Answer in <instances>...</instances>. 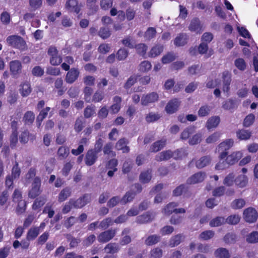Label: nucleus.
<instances>
[{
    "label": "nucleus",
    "mask_w": 258,
    "mask_h": 258,
    "mask_svg": "<svg viewBox=\"0 0 258 258\" xmlns=\"http://www.w3.org/2000/svg\"><path fill=\"white\" fill-rule=\"evenodd\" d=\"M7 43L9 45L21 50H25L27 48V45L24 40L20 36L18 35H11L7 37L6 39Z\"/></svg>",
    "instance_id": "nucleus-1"
},
{
    "label": "nucleus",
    "mask_w": 258,
    "mask_h": 258,
    "mask_svg": "<svg viewBox=\"0 0 258 258\" xmlns=\"http://www.w3.org/2000/svg\"><path fill=\"white\" fill-rule=\"evenodd\" d=\"M243 218L248 223L255 222L258 218V213L255 209L249 207L245 209L243 213Z\"/></svg>",
    "instance_id": "nucleus-2"
},
{
    "label": "nucleus",
    "mask_w": 258,
    "mask_h": 258,
    "mask_svg": "<svg viewBox=\"0 0 258 258\" xmlns=\"http://www.w3.org/2000/svg\"><path fill=\"white\" fill-rule=\"evenodd\" d=\"M41 180L38 177H35L32 182V187L29 191V197L34 199L41 194Z\"/></svg>",
    "instance_id": "nucleus-3"
},
{
    "label": "nucleus",
    "mask_w": 258,
    "mask_h": 258,
    "mask_svg": "<svg viewBox=\"0 0 258 258\" xmlns=\"http://www.w3.org/2000/svg\"><path fill=\"white\" fill-rule=\"evenodd\" d=\"M159 99V95L156 92H151L144 94L141 98V103L143 106H148L157 102Z\"/></svg>",
    "instance_id": "nucleus-4"
},
{
    "label": "nucleus",
    "mask_w": 258,
    "mask_h": 258,
    "mask_svg": "<svg viewBox=\"0 0 258 258\" xmlns=\"http://www.w3.org/2000/svg\"><path fill=\"white\" fill-rule=\"evenodd\" d=\"M116 229H109L100 233L97 236L99 242L106 243L112 239L115 235Z\"/></svg>",
    "instance_id": "nucleus-5"
},
{
    "label": "nucleus",
    "mask_w": 258,
    "mask_h": 258,
    "mask_svg": "<svg viewBox=\"0 0 258 258\" xmlns=\"http://www.w3.org/2000/svg\"><path fill=\"white\" fill-rule=\"evenodd\" d=\"M227 156V152H223L220 153L219 158V161L217 163L215 166V169L218 170H224L227 168L229 166H230V164H229L227 162V158L225 157Z\"/></svg>",
    "instance_id": "nucleus-6"
},
{
    "label": "nucleus",
    "mask_w": 258,
    "mask_h": 258,
    "mask_svg": "<svg viewBox=\"0 0 258 258\" xmlns=\"http://www.w3.org/2000/svg\"><path fill=\"white\" fill-rule=\"evenodd\" d=\"M180 104V101L178 99H172L167 104L165 110L168 113L172 114L178 110Z\"/></svg>",
    "instance_id": "nucleus-7"
},
{
    "label": "nucleus",
    "mask_w": 258,
    "mask_h": 258,
    "mask_svg": "<svg viewBox=\"0 0 258 258\" xmlns=\"http://www.w3.org/2000/svg\"><path fill=\"white\" fill-rule=\"evenodd\" d=\"M65 8L68 11L78 14L81 10V6L77 0H68L66 3Z\"/></svg>",
    "instance_id": "nucleus-8"
},
{
    "label": "nucleus",
    "mask_w": 258,
    "mask_h": 258,
    "mask_svg": "<svg viewBox=\"0 0 258 258\" xmlns=\"http://www.w3.org/2000/svg\"><path fill=\"white\" fill-rule=\"evenodd\" d=\"M80 74L79 71L76 69H71L67 74L65 80L69 84L73 83L78 78Z\"/></svg>",
    "instance_id": "nucleus-9"
},
{
    "label": "nucleus",
    "mask_w": 258,
    "mask_h": 258,
    "mask_svg": "<svg viewBox=\"0 0 258 258\" xmlns=\"http://www.w3.org/2000/svg\"><path fill=\"white\" fill-rule=\"evenodd\" d=\"M223 79V91L224 92H228L229 90V85L231 81V73L228 71H224L222 73Z\"/></svg>",
    "instance_id": "nucleus-10"
},
{
    "label": "nucleus",
    "mask_w": 258,
    "mask_h": 258,
    "mask_svg": "<svg viewBox=\"0 0 258 258\" xmlns=\"http://www.w3.org/2000/svg\"><path fill=\"white\" fill-rule=\"evenodd\" d=\"M91 200L90 196L88 195H84L77 200L73 199L74 208H81L90 202Z\"/></svg>",
    "instance_id": "nucleus-11"
},
{
    "label": "nucleus",
    "mask_w": 258,
    "mask_h": 258,
    "mask_svg": "<svg viewBox=\"0 0 258 258\" xmlns=\"http://www.w3.org/2000/svg\"><path fill=\"white\" fill-rule=\"evenodd\" d=\"M233 141L232 139H228L221 143L216 148L218 152H226L233 145Z\"/></svg>",
    "instance_id": "nucleus-12"
},
{
    "label": "nucleus",
    "mask_w": 258,
    "mask_h": 258,
    "mask_svg": "<svg viewBox=\"0 0 258 258\" xmlns=\"http://www.w3.org/2000/svg\"><path fill=\"white\" fill-rule=\"evenodd\" d=\"M121 98L118 96L113 98V104L110 107L111 113L116 114L118 112L121 108Z\"/></svg>",
    "instance_id": "nucleus-13"
},
{
    "label": "nucleus",
    "mask_w": 258,
    "mask_h": 258,
    "mask_svg": "<svg viewBox=\"0 0 258 258\" xmlns=\"http://www.w3.org/2000/svg\"><path fill=\"white\" fill-rule=\"evenodd\" d=\"M205 176L206 175L205 173L201 172H198L189 178L187 182L189 184H195L201 182L204 180Z\"/></svg>",
    "instance_id": "nucleus-14"
},
{
    "label": "nucleus",
    "mask_w": 258,
    "mask_h": 258,
    "mask_svg": "<svg viewBox=\"0 0 258 258\" xmlns=\"http://www.w3.org/2000/svg\"><path fill=\"white\" fill-rule=\"evenodd\" d=\"M10 71L13 75H17L21 72V63L18 60H13L10 63Z\"/></svg>",
    "instance_id": "nucleus-15"
},
{
    "label": "nucleus",
    "mask_w": 258,
    "mask_h": 258,
    "mask_svg": "<svg viewBox=\"0 0 258 258\" xmlns=\"http://www.w3.org/2000/svg\"><path fill=\"white\" fill-rule=\"evenodd\" d=\"M242 152L236 151L226 156V158L228 163L230 164V165H232L237 162L242 157Z\"/></svg>",
    "instance_id": "nucleus-16"
},
{
    "label": "nucleus",
    "mask_w": 258,
    "mask_h": 258,
    "mask_svg": "<svg viewBox=\"0 0 258 258\" xmlns=\"http://www.w3.org/2000/svg\"><path fill=\"white\" fill-rule=\"evenodd\" d=\"M97 154L94 152L93 150H89L86 155V164L88 166L93 165L97 158Z\"/></svg>",
    "instance_id": "nucleus-17"
},
{
    "label": "nucleus",
    "mask_w": 258,
    "mask_h": 258,
    "mask_svg": "<svg viewBox=\"0 0 258 258\" xmlns=\"http://www.w3.org/2000/svg\"><path fill=\"white\" fill-rule=\"evenodd\" d=\"M166 144V140L162 139L153 143L150 147V151L157 152L163 149Z\"/></svg>",
    "instance_id": "nucleus-18"
},
{
    "label": "nucleus",
    "mask_w": 258,
    "mask_h": 258,
    "mask_svg": "<svg viewBox=\"0 0 258 258\" xmlns=\"http://www.w3.org/2000/svg\"><path fill=\"white\" fill-rule=\"evenodd\" d=\"M220 121V118L219 116H212L208 119L206 123V127L208 130L215 128L218 125Z\"/></svg>",
    "instance_id": "nucleus-19"
},
{
    "label": "nucleus",
    "mask_w": 258,
    "mask_h": 258,
    "mask_svg": "<svg viewBox=\"0 0 258 258\" xmlns=\"http://www.w3.org/2000/svg\"><path fill=\"white\" fill-rule=\"evenodd\" d=\"M173 157V152L170 150L163 151L156 156V160L157 161L168 160Z\"/></svg>",
    "instance_id": "nucleus-20"
},
{
    "label": "nucleus",
    "mask_w": 258,
    "mask_h": 258,
    "mask_svg": "<svg viewBox=\"0 0 258 258\" xmlns=\"http://www.w3.org/2000/svg\"><path fill=\"white\" fill-rule=\"evenodd\" d=\"M127 143L126 140L121 139L116 143L115 148L117 150H122L123 153H127L130 151L129 147L126 145Z\"/></svg>",
    "instance_id": "nucleus-21"
},
{
    "label": "nucleus",
    "mask_w": 258,
    "mask_h": 258,
    "mask_svg": "<svg viewBox=\"0 0 258 258\" xmlns=\"http://www.w3.org/2000/svg\"><path fill=\"white\" fill-rule=\"evenodd\" d=\"M214 255L216 258H230V257L229 250L223 247L217 249L214 252Z\"/></svg>",
    "instance_id": "nucleus-22"
},
{
    "label": "nucleus",
    "mask_w": 258,
    "mask_h": 258,
    "mask_svg": "<svg viewBox=\"0 0 258 258\" xmlns=\"http://www.w3.org/2000/svg\"><path fill=\"white\" fill-rule=\"evenodd\" d=\"M211 157L209 156H206L201 157L196 162V166L199 168H202L209 165L211 161Z\"/></svg>",
    "instance_id": "nucleus-23"
},
{
    "label": "nucleus",
    "mask_w": 258,
    "mask_h": 258,
    "mask_svg": "<svg viewBox=\"0 0 258 258\" xmlns=\"http://www.w3.org/2000/svg\"><path fill=\"white\" fill-rule=\"evenodd\" d=\"M188 37L185 34H180L175 39L174 43L177 46H181L186 44L187 42Z\"/></svg>",
    "instance_id": "nucleus-24"
},
{
    "label": "nucleus",
    "mask_w": 258,
    "mask_h": 258,
    "mask_svg": "<svg viewBox=\"0 0 258 258\" xmlns=\"http://www.w3.org/2000/svg\"><path fill=\"white\" fill-rule=\"evenodd\" d=\"M189 29L197 33H200L203 31L200 21L198 19H194L191 22Z\"/></svg>",
    "instance_id": "nucleus-25"
},
{
    "label": "nucleus",
    "mask_w": 258,
    "mask_h": 258,
    "mask_svg": "<svg viewBox=\"0 0 258 258\" xmlns=\"http://www.w3.org/2000/svg\"><path fill=\"white\" fill-rule=\"evenodd\" d=\"M163 50V46L160 45H156L153 46L149 52V56L155 57L159 55Z\"/></svg>",
    "instance_id": "nucleus-26"
},
{
    "label": "nucleus",
    "mask_w": 258,
    "mask_h": 258,
    "mask_svg": "<svg viewBox=\"0 0 258 258\" xmlns=\"http://www.w3.org/2000/svg\"><path fill=\"white\" fill-rule=\"evenodd\" d=\"M70 154V149L66 146H61L59 147L57 151V156L59 160H63L66 159Z\"/></svg>",
    "instance_id": "nucleus-27"
},
{
    "label": "nucleus",
    "mask_w": 258,
    "mask_h": 258,
    "mask_svg": "<svg viewBox=\"0 0 258 258\" xmlns=\"http://www.w3.org/2000/svg\"><path fill=\"white\" fill-rule=\"evenodd\" d=\"M154 216L149 213H146L137 218V222L140 224L145 223L152 221Z\"/></svg>",
    "instance_id": "nucleus-28"
},
{
    "label": "nucleus",
    "mask_w": 258,
    "mask_h": 258,
    "mask_svg": "<svg viewBox=\"0 0 258 258\" xmlns=\"http://www.w3.org/2000/svg\"><path fill=\"white\" fill-rule=\"evenodd\" d=\"M251 136V133L248 130H240L236 132V136L238 139L241 140H247Z\"/></svg>",
    "instance_id": "nucleus-29"
},
{
    "label": "nucleus",
    "mask_w": 258,
    "mask_h": 258,
    "mask_svg": "<svg viewBox=\"0 0 258 258\" xmlns=\"http://www.w3.org/2000/svg\"><path fill=\"white\" fill-rule=\"evenodd\" d=\"M46 202V198L45 197H40L34 201L32 205V209L34 210H39L41 207L44 205Z\"/></svg>",
    "instance_id": "nucleus-30"
},
{
    "label": "nucleus",
    "mask_w": 258,
    "mask_h": 258,
    "mask_svg": "<svg viewBox=\"0 0 258 258\" xmlns=\"http://www.w3.org/2000/svg\"><path fill=\"white\" fill-rule=\"evenodd\" d=\"M246 241L248 243H258V231H254L246 236Z\"/></svg>",
    "instance_id": "nucleus-31"
},
{
    "label": "nucleus",
    "mask_w": 258,
    "mask_h": 258,
    "mask_svg": "<svg viewBox=\"0 0 258 258\" xmlns=\"http://www.w3.org/2000/svg\"><path fill=\"white\" fill-rule=\"evenodd\" d=\"M35 119V114L32 111H28L26 112L23 116V120L25 124H31Z\"/></svg>",
    "instance_id": "nucleus-32"
},
{
    "label": "nucleus",
    "mask_w": 258,
    "mask_h": 258,
    "mask_svg": "<svg viewBox=\"0 0 258 258\" xmlns=\"http://www.w3.org/2000/svg\"><path fill=\"white\" fill-rule=\"evenodd\" d=\"M71 195V190L70 188L66 187L63 189L58 195V201L59 202L64 201L68 199Z\"/></svg>",
    "instance_id": "nucleus-33"
},
{
    "label": "nucleus",
    "mask_w": 258,
    "mask_h": 258,
    "mask_svg": "<svg viewBox=\"0 0 258 258\" xmlns=\"http://www.w3.org/2000/svg\"><path fill=\"white\" fill-rule=\"evenodd\" d=\"M39 233V228L35 227L31 228L28 231L27 239L29 240H34Z\"/></svg>",
    "instance_id": "nucleus-34"
},
{
    "label": "nucleus",
    "mask_w": 258,
    "mask_h": 258,
    "mask_svg": "<svg viewBox=\"0 0 258 258\" xmlns=\"http://www.w3.org/2000/svg\"><path fill=\"white\" fill-rule=\"evenodd\" d=\"M178 206V204L175 202H172L167 205L162 210V213L169 215L175 212V208Z\"/></svg>",
    "instance_id": "nucleus-35"
},
{
    "label": "nucleus",
    "mask_w": 258,
    "mask_h": 258,
    "mask_svg": "<svg viewBox=\"0 0 258 258\" xmlns=\"http://www.w3.org/2000/svg\"><path fill=\"white\" fill-rule=\"evenodd\" d=\"M29 137H31L32 140L35 139V136L30 135L27 130L22 132L19 136V140L21 143L26 144L28 142Z\"/></svg>",
    "instance_id": "nucleus-36"
},
{
    "label": "nucleus",
    "mask_w": 258,
    "mask_h": 258,
    "mask_svg": "<svg viewBox=\"0 0 258 258\" xmlns=\"http://www.w3.org/2000/svg\"><path fill=\"white\" fill-rule=\"evenodd\" d=\"M16 203H18L16 209V212L17 214H22L26 211L27 203L25 200H20Z\"/></svg>",
    "instance_id": "nucleus-37"
},
{
    "label": "nucleus",
    "mask_w": 258,
    "mask_h": 258,
    "mask_svg": "<svg viewBox=\"0 0 258 258\" xmlns=\"http://www.w3.org/2000/svg\"><path fill=\"white\" fill-rule=\"evenodd\" d=\"M226 223V219L223 217H217L210 222L211 227H218Z\"/></svg>",
    "instance_id": "nucleus-38"
},
{
    "label": "nucleus",
    "mask_w": 258,
    "mask_h": 258,
    "mask_svg": "<svg viewBox=\"0 0 258 258\" xmlns=\"http://www.w3.org/2000/svg\"><path fill=\"white\" fill-rule=\"evenodd\" d=\"M183 236L181 234H177L171 238L169 245L170 247H173L178 245L181 241Z\"/></svg>",
    "instance_id": "nucleus-39"
},
{
    "label": "nucleus",
    "mask_w": 258,
    "mask_h": 258,
    "mask_svg": "<svg viewBox=\"0 0 258 258\" xmlns=\"http://www.w3.org/2000/svg\"><path fill=\"white\" fill-rule=\"evenodd\" d=\"M104 250L107 253H114L118 251L119 247L116 243H110L106 245L104 248Z\"/></svg>",
    "instance_id": "nucleus-40"
},
{
    "label": "nucleus",
    "mask_w": 258,
    "mask_h": 258,
    "mask_svg": "<svg viewBox=\"0 0 258 258\" xmlns=\"http://www.w3.org/2000/svg\"><path fill=\"white\" fill-rule=\"evenodd\" d=\"M151 170H148L141 173L140 176V180L142 183H147L151 180Z\"/></svg>",
    "instance_id": "nucleus-41"
},
{
    "label": "nucleus",
    "mask_w": 258,
    "mask_h": 258,
    "mask_svg": "<svg viewBox=\"0 0 258 258\" xmlns=\"http://www.w3.org/2000/svg\"><path fill=\"white\" fill-rule=\"evenodd\" d=\"M160 239V236L152 235L148 236L145 240V243L147 245H152L158 243Z\"/></svg>",
    "instance_id": "nucleus-42"
},
{
    "label": "nucleus",
    "mask_w": 258,
    "mask_h": 258,
    "mask_svg": "<svg viewBox=\"0 0 258 258\" xmlns=\"http://www.w3.org/2000/svg\"><path fill=\"white\" fill-rule=\"evenodd\" d=\"M235 181L238 186L243 187L246 185L248 180L246 175H240L236 178Z\"/></svg>",
    "instance_id": "nucleus-43"
},
{
    "label": "nucleus",
    "mask_w": 258,
    "mask_h": 258,
    "mask_svg": "<svg viewBox=\"0 0 258 258\" xmlns=\"http://www.w3.org/2000/svg\"><path fill=\"white\" fill-rule=\"evenodd\" d=\"M113 3V0H99L100 7L104 11H107L111 8Z\"/></svg>",
    "instance_id": "nucleus-44"
},
{
    "label": "nucleus",
    "mask_w": 258,
    "mask_h": 258,
    "mask_svg": "<svg viewBox=\"0 0 258 258\" xmlns=\"http://www.w3.org/2000/svg\"><path fill=\"white\" fill-rule=\"evenodd\" d=\"M245 205V201L242 199L234 200L231 204V207L234 209H239L243 208Z\"/></svg>",
    "instance_id": "nucleus-45"
},
{
    "label": "nucleus",
    "mask_w": 258,
    "mask_h": 258,
    "mask_svg": "<svg viewBox=\"0 0 258 258\" xmlns=\"http://www.w3.org/2000/svg\"><path fill=\"white\" fill-rule=\"evenodd\" d=\"M235 66L240 71H243L246 69V63L242 58H238L234 61Z\"/></svg>",
    "instance_id": "nucleus-46"
},
{
    "label": "nucleus",
    "mask_w": 258,
    "mask_h": 258,
    "mask_svg": "<svg viewBox=\"0 0 258 258\" xmlns=\"http://www.w3.org/2000/svg\"><path fill=\"white\" fill-rule=\"evenodd\" d=\"M195 128L194 127H189L185 128L181 134L180 138L182 140H187L190 135L195 133Z\"/></svg>",
    "instance_id": "nucleus-47"
},
{
    "label": "nucleus",
    "mask_w": 258,
    "mask_h": 258,
    "mask_svg": "<svg viewBox=\"0 0 258 258\" xmlns=\"http://www.w3.org/2000/svg\"><path fill=\"white\" fill-rule=\"evenodd\" d=\"M20 93L24 97L27 96L31 92L30 85L29 83H24L20 89Z\"/></svg>",
    "instance_id": "nucleus-48"
},
{
    "label": "nucleus",
    "mask_w": 258,
    "mask_h": 258,
    "mask_svg": "<svg viewBox=\"0 0 258 258\" xmlns=\"http://www.w3.org/2000/svg\"><path fill=\"white\" fill-rule=\"evenodd\" d=\"M202 136L203 135L201 133H198L194 135L189 139V144L190 145H195L200 143L202 141Z\"/></svg>",
    "instance_id": "nucleus-49"
},
{
    "label": "nucleus",
    "mask_w": 258,
    "mask_h": 258,
    "mask_svg": "<svg viewBox=\"0 0 258 258\" xmlns=\"http://www.w3.org/2000/svg\"><path fill=\"white\" fill-rule=\"evenodd\" d=\"M36 175V170L35 168H30L27 173L25 175V183H29L30 180L32 179H34Z\"/></svg>",
    "instance_id": "nucleus-50"
},
{
    "label": "nucleus",
    "mask_w": 258,
    "mask_h": 258,
    "mask_svg": "<svg viewBox=\"0 0 258 258\" xmlns=\"http://www.w3.org/2000/svg\"><path fill=\"white\" fill-rule=\"evenodd\" d=\"M50 110V108L47 107L44 110H42L37 117V121L38 122V127L41 125V122L46 117L48 114V112Z\"/></svg>",
    "instance_id": "nucleus-51"
},
{
    "label": "nucleus",
    "mask_w": 258,
    "mask_h": 258,
    "mask_svg": "<svg viewBox=\"0 0 258 258\" xmlns=\"http://www.w3.org/2000/svg\"><path fill=\"white\" fill-rule=\"evenodd\" d=\"M152 64L149 61H143L139 65V71L141 72L145 73L151 70Z\"/></svg>",
    "instance_id": "nucleus-52"
},
{
    "label": "nucleus",
    "mask_w": 258,
    "mask_h": 258,
    "mask_svg": "<svg viewBox=\"0 0 258 258\" xmlns=\"http://www.w3.org/2000/svg\"><path fill=\"white\" fill-rule=\"evenodd\" d=\"M0 20L1 22L4 25H8L10 24L11 18L10 14L6 11L3 12L0 16Z\"/></svg>",
    "instance_id": "nucleus-53"
},
{
    "label": "nucleus",
    "mask_w": 258,
    "mask_h": 258,
    "mask_svg": "<svg viewBox=\"0 0 258 258\" xmlns=\"http://www.w3.org/2000/svg\"><path fill=\"white\" fill-rule=\"evenodd\" d=\"M162 250L159 247H156L151 250L150 258H161L162 256Z\"/></svg>",
    "instance_id": "nucleus-54"
},
{
    "label": "nucleus",
    "mask_w": 258,
    "mask_h": 258,
    "mask_svg": "<svg viewBox=\"0 0 258 258\" xmlns=\"http://www.w3.org/2000/svg\"><path fill=\"white\" fill-rule=\"evenodd\" d=\"M156 34V30L153 27H149L145 33L144 37L147 40H150L154 38Z\"/></svg>",
    "instance_id": "nucleus-55"
},
{
    "label": "nucleus",
    "mask_w": 258,
    "mask_h": 258,
    "mask_svg": "<svg viewBox=\"0 0 258 258\" xmlns=\"http://www.w3.org/2000/svg\"><path fill=\"white\" fill-rule=\"evenodd\" d=\"M98 35L101 38L105 39L110 36L111 32L108 28L101 27L98 32Z\"/></svg>",
    "instance_id": "nucleus-56"
},
{
    "label": "nucleus",
    "mask_w": 258,
    "mask_h": 258,
    "mask_svg": "<svg viewBox=\"0 0 258 258\" xmlns=\"http://www.w3.org/2000/svg\"><path fill=\"white\" fill-rule=\"evenodd\" d=\"M176 56L172 53H168L162 58V62L164 64L169 63L176 59Z\"/></svg>",
    "instance_id": "nucleus-57"
},
{
    "label": "nucleus",
    "mask_w": 258,
    "mask_h": 258,
    "mask_svg": "<svg viewBox=\"0 0 258 258\" xmlns=\"http://www.w3.org/2000/svg\"><path fill=\"white\" fill-rule=\"evenodd\" d=\"M21 174V169L19 167L17 162H15V164L12 170V177L14 179L18 178Z\"/></svg>",
    "instance_id": "nucleus-58"
},
{
    "label": "nucleus",
    "mask_w": 258,
    "mask_h": 258,
    "mask_svg": "<svg viewBox=\"0 0 258 258\" xmlns=\"http://www.w3.org/2000/svg\"><path fill=\"white\" fill-rule=\"evenodd\" d=\"M135 195H136V193H135V192H127L125 194V195L123 196V197L120 200V202L123 204H125L128 202H130L134 198Z\"/></svg>",
    "instance_id": "nucleus-59"
},
{
    "label": "nucleus",
    "mask_w": 258,
    "mask_h": 258,
    "mask_svg": "<svg viewBox=\"0 0 258 258\" xmlns=\"http://www.w3.org/2000/svg\"><path fill=\"white\" fill-rule=\"evenodd\" d=\"M122 44L130 48H133L135 46V41L131 36L126 37L122 40Z\"/></svg>",
    "instance_id": "nucleus-60"
},
{
    "label": "nucleus",
    "mask_w": 258,
    "mask_h": 258,
    "mask_svg": "<svg viewBox=\"0 0 258 258\" xmlns=\"http://www.w3.org/2000/svg\"><path fill=\"white\" fill-rule=\"evenodd\" d=\"M211 109L210 106L208 105L203 106L199 109L198 115L201 117L207 116L209 114Z\"/></svg>",
    "instance_id": "nucleus-61"
},
{
    "label": "nucleus",
    "mask_w": 258,
    "mask_h": 258,
    "mask_svg": "<svg viewBox=\"0 0 258 258\" xmlns=\"http://www.w3.org/2000/svg\"><path fill=\"white\" fill-rule=\"evenodd\" d=\"M77 221V218L71 216L67 218L64 221L63 225L68 229L71 228L73 226Z\"/></svg>",
    "instance_id": "nucleus-62"
},
{
    "label": "nucleus",
    "mask_w": 258,
    "mask_h": 258,
    "mask_svg": "<svg viewBox=\"0 0 258 258\" xmlns=\"http://www.w3.org/2000/svg\"><path fill=\"white\" fill-rule=\"evenodd\" d=\"M95 113V107L94 105L87 106L84 110V114L86 118H89Z\"/></svg>",
    "instance_id": "nucleus-63"
},
{
    "label": "nucleus",
    "mask_w": 258,
    "mask_h": 258,
    "mask_svg": "<svg viewBox=\"0 0 258 258\" xmlns=\"http://www.w3.org/2000/svg\"><path fill=\"white\" fill-rule=\"evenodd\" d=\"M255 119V116L253 114H249L244 118L243 122V126L249 127L252 124Z\"/></svg>",
    "instance_id": "nucleus-64"
}]
</instances>
